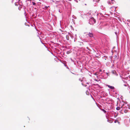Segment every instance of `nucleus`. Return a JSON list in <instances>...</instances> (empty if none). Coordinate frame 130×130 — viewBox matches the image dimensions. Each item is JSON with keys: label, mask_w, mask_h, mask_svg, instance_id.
I'll return each instance as SVG.
<instances>
[{"label": "nucleus", "mask_w": 130, "mask_h": 130, "mask_svg": "<svg viewBox=\"0 0 130 130\" xmlns=\"http://www.w3.org/2000/svg\"><path fill=\"white\" fill-rule=\"evenodd\" d=\"M108 87H109V88H110L111 89H114V87H112V86H111L109 85H108Z\"/></svg>", "instance_id": "8"}, {"label": "nucleus", "mask_w": 130, "mask_h": 130, "mask_svg": "<svg viewBox=\"0 0 130 130\" xmlns=\"http://www.w3.org/2000/svg\"><path fill=\"white\" fill-rule=\"evenodd\" d=\"M122 104H121V112L123 113V112L125 113L128 112L129 110V105L127 104V102H122Z\"/></svg>", "instance_id": "1"}, {"label": "nucleus", "mask_w": 130, "mask_h": 130, "mask_svg": "<svg viewBox=\"0 0 130 130\" xmlns=\"http://www.w3.org/2000/svg\"><path fill=\"white\" fill-rule=\"evenodd\" d=\"M114 17H116V18H117V17H116V16H115V15H114Z\"/></svg>", "instance_id": "19"}, {"label": "nucleus", "mask_w": 130, "mask_h": 130, "mask_svg": "<svg viewBox=\"0 0 130 130\" xmlns=\"http://www.w3.org/2000/svg\"><path fill=\"white\" fill-rule=\"evenodd\" d=\"M129 109H130V105H129Z\"/></svg>", "instance_id": "14"}, {"label": "nucleus", "mask_w": 130, "mask_h": 130, "mask_svg": "<svg viewBox=\"0 0 130 130\" xmlns=\"http://www.w3.org/2000/svg\"><path fill=\"white\" fill-rule=\"evenodd\" d=\"M111 1H113V0H111Z\"/></svg>", "instance_id": "23"}, {"label": "nucleus", "mask_w": 130, "mask_h": 130, "mask_svg": "<svg viewBox=\"0 0 130 130\" xmlns=\"http://www.w3.org/2000/svg\"><path fill=\"white\" fill-rule=\"evenodd\" d=\"M117 107L116 108L117 110H120L121 111V106H120L121 105V104H122V102L120 101H117Z\"/></svg>", "instance_id": "2"}, {"label": "nucleus", "mask_w": 130, "mask_h": 130, "mask_svg": "<svg viewBox=\"0 0 130 130\" xmlns=\"http://www.w3.org/2000/svg\"><path fill=\"white\" fill-rule=\"evenodd\" d=\"M47 8H48V7L46 6H45V8L46 9H47Z\"/></svg>", "instance_id": "12"}, {"label": "nucleus", "mask_w": 130, "mask_h": 130, "mask_svg": "<svg viewBox=\"0 0 130 130\" xmlns=\"http://www.w3.org/2000/svg\"><path fill=\"white\" fill-rule=\"evenodd\" d=\"M95 75H96V73H95Z\"/></svg>", "instance_id": "22"}, {"label": "nucleus", "mask_w": 130, "mask_h": 130, "mask_svg": "<svg viewBox=\"0 0 130 130\" xmlns=\"http://www.w3.org/2000/svg\"><path fill=\"white\" fill-rule=\"evenodd\" d=\"M90 21H92V22H93V23H95L96 22V21L93 18H91L90 19Z\"/></svg>", "instance_id": "6"}, {"label": "nucleus", "mask_w": 130, "mask_h": 130, "mask_svg": "<svg viewBox=\"0 0 130 130\" xmlns=\"http://www.w3.org/2000/svg\"><path fill=\"white\" fill-rule=\"evenodd\" d=\"M87 35L90 37H93V34L92 33L89 32Z\"/></svg>", "instance_id": "5"}, {"label": "nucleus", "mask_w": 130, "mask_h": 130, "mask_svg": "<svg viewBox=\"0 0 130 130\" xmlns=\"http://www.w3.org/2000/svg\"><path fill=\"white\" fill-rule=\"evenodd\" d=\"M31 0H28V1H31Z\"/></svg>", "instance_id": "18"}, {"label": "nucleus", "mask_w": 130, "mask_h": 130, "mask_svg": "<svg viewBox=\"0 0 130 130\" xmlns=\"http://www.w3.org/2000/svg\"><path fill=\"white\" fill-rule=\"evenodd\" d=\"M117 18L119 19V18L118 17H117Z\"/></svg>", "instance_id": "16"}, {"label": "nucleus", "mask_w": 130, "mask_h": 130, "mask_svg": "<svg viewBox=\"0 0 130 130\" xmlns=\"http://www.w3.org/2000/svg\"><path fill=\"white\" fill-rule=\"evenodd\" d=\"M66 37L67 40H69V37L68 35H67Z\"/></svg>", "instance_id": "9"}, {"label": "nucleus", "mask_w": 130, "mask_h": 130, "mask_svg": "<svg viewBox=\"0 0 130 130\" xmlns=\"http://www.w3.org/2000/svg\"><path fill=\"white\" fill-rule=\"evenodd\" d=\"M101 109L103 112H104L105 113H106V111H105V110H104V109Z\"/></svg>", "instance_id": "10"}, {"label": "nucleus", "mask_w": 130, "mask_h": 130, "mask_svg": "<svg viewBox=\"0 0 130 130\" xmlns=\"http://www.w3.org/2000/svg\"><path fill=\"white\" fill-rule=\"evenodd\" d=\"M114 21H116V20H117V19L116 18H114Z\"/></svg>", "instance_id": "13"}, {"label": "nucleus", "mask_w": 130, "mask_h": 130, "mask_svg": "<svg viewBox=\"0 0 130 130\" xmlns=\"http://www.w3.org/2000/svg\"><path fill=\"white\" fill-rule=\"evenodd\" d=\"M121 120V118L120 117H118L116 119V120H115L114 121V123H116L117 122L119 124L120 123V122L119 121H120Z\"/></svg>", "instance_id": "4"}, {"label": "nucleus", "mask_w": 130, "mask_h": 130, "mask_svg": "<svg viewBox=\"0 0 130 130\" xmlns=\"http://www.w3.org/2000/svg\"><path fill=\"white\" fill-rule=\"evenodd\" d=\"M119 32V31H118L116 32H115L116 35V36H117V40L118 37V33Z\"/></svg>", "instance_id": "7"}, {"label": "nucleus", "mask_w": 130, "mask_h": 130, "mask_svg": "<svg viewBox=\"0 0 130 130\" xmlns=\"http://www.w3.org/2000/svg\"><path fill=\"white\" fill-rule=\"evenodd\" d=\"M100 71H102V70H100Z\"/></svg>", "instance_id": "17"}, {"label": "nucleus", "mask_w": 130, "mask_h": 130, "mask_svg": "<svg viewBox=\"0 0 130 130\" xmlns=\"http://www.w3.org/2000/svg\"><path fill=\"white\" fill-rule=\"evenodd\" d=\"M32 3L33 5H35L36 4V3L34 2H32Z\"/></svg>", "instance_id": "11"}, {"label": "nucleus", "mask_w": 130, "mask_h": 130, "mask_svg": "<svg viewBox=\"0 0 130 130\" xmlns=\"http://www.w3.org/2000/svg\"><path fill=\"white\" fill-rule=\"evenodd\" d=\"M50 7V6H48V7Z\"/></svg>", "instance_id": "21"}, {"label": "nucleus", "mask_w": 130, "mask_h": 130, "mask_svg": "<svg viewBox=\"0 0 130 130\" xmlns=\"http://www.w3.org/2000/svg\"><path fill=\"white\" fill-rule=\"evenodd\" d=\"M114 53H115V52H116V51H115V50H114Z\"/></svg>", "instance_id": "20"}, {"label": "nucleus", "mask_w": 130, "mask_h": 130, "mask_svg": "<svg viewBox=\"0 0 130 130\" xmlns=\"http://www.w3.org/2000/svg\"><path fill=\"white\" fill-rule=\"evenodd\" d=\"M114 57H115V58H116V57H117V56L116 55H115Z\"/></svg>", "instance_id": "15"}, {"label": "nucleus", "mask_w": 130, "mask_h": 130, "mask_svg": "<svg viewBox=\"0 0 130 130\" xmlns=\"http://www.w3.org/2000/svg\"><path fill=\"white\" fill-rule=\"evenodd\" d=\"M114 100L116 102H117V101H120L119 94L117 92L115 93V95L114 94Z\"/></svg>", "instance_id": "3"}]
</instances>
